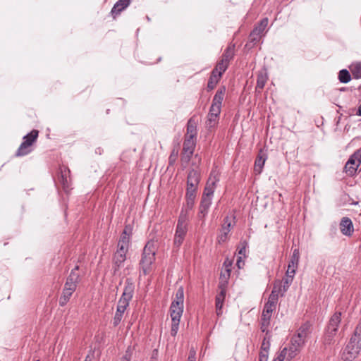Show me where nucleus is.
Here are the masks:
<instances>
[{
    "instance_id": "f257e3e1",
    "label": "nucleus",
    "mask_w": 361,
    "mask_h": 361,
    "mask_svg": "<svg viewBox=\"0 0 361 361\" xmlns=\"http://www.w3.org/2000/svg\"><path fill=\"white\" fill-rule=\"evenodd\" d=\"M132 228L126 225L123 231L117 245V250L114 254L113 263L114 271H118L126 260V254L130 247Z\"/></svg>"
},
{
    "instance_id": "f03ea898",
    "label": "nucleus",
    "mask_w": 361,
    "mask_h": 361,
    "mask_svg": "<svg viewBox=\"0 0 361 361\" xmlns=\"http://www.w3.org/2000/svg\"><path fill=\"white\" fill-rule=\"evenodd\" d=\"M361 350V320L357 325L353 335L351 336L349 342L341 355V358L344 361H353L355 360Z\"/></svg>"
},
{
    "instance_id": "7ed1b4c3",
    "label": "nucleus",
    "mask_w": 361,
    "mask_h": 361,
    "mask_svg": "<svg viewBox=\"0 0 361 361\" xmlns=\"http://www.w3.org/2000/svg\"><path fill=\"white\" fill-rule=\"evenodd\" d=\"M188 217L184 212L180 213L173 238V246L178 249L183 243L188 230Z\"/></svg>"
},
{
    "instance_id": "20e7f679",
    "label": "nucleus",
    "mask_w": 361,
    "mask_h": 361,
    "mask_svg": "<svg viewBox=\"0 0 361 361\" xmlns=\"http://www.w3.org/2000/svg\"><path fill=\"white\" fill-rule=\"evenodd\" d=\"M155 260V249L154 244L152 241H149L145 245L140 266L144 274L146 275L151 269V267Z\"/></svg>"
},
{
    "instance_id": "39448f33",
    "label": "nucleus",
    "mask_w": 361,
    "mask_h": 361,
    "mask_svg": "<svg viewBox=\"0 0 361 361\" xmlns=\"http://www.w3.org/2000/svg\"><path fill=\"white\" fill-rule=\"evenodd\" d=\"M134 291L135 284L133 280L130 278L126 279L123 292L118 300L117 307L126 311L133 297Z\"/></svg>"
},
{
    "instance_id": "423d86ee",
    "label": "nucleus",
    "mask_w": 361,
    "mask_h": 361,
    "mask_svg": "<svg viewBox=\"0 0 361 361\" xmlns=\"http://www.w3.org/2000/svg\"><path fill=\"white\" fill-rule=\"evenodd\" d=\"M169 311L171 318V335L175 337L178 331L180 318L183 312V307L171 305Z\"/></svg>"
},
{
    "instance_id": "0eeeda50",
    "label": "nucleus",
    "mask_w": 361,
    "mask_h": 361,
    "mask_svg": "<svg viewBox=\"0 0 361 361\" xmlns=\"http://www.w3.org/2000/svg\"><path fill=\"white\" fill-rule=\"evenodd\" d=\"M195 146L196 142L195 140L185 138L180 155V161L183 165L187 166L188 164L194 154Z\"/></svg>"
},
{
    "instance_id": "6e6552de",
    "label": "nucleus",
    "mask_w": 361,
    "mask_h": 361,
    "mask_svg": "<svg viewBox=\"0 0 361 361\" xmlns=\"http://www.w3.org/2000/svg\"><path fill=\"white\" fill-rule=\"evenodd\" d=\"M80 267L76 265L71 271L64 284V288L75 291L78 284L80 281V274L78 273Z\"/></svg>"
},
{
    "instance_id": "1a4fd4ad",
    "label": "nucleus",
    "mask_w": 361,
    "mask_h": 361,
    "mask_svg": "<svg viewBox=\"0 0 361 361\" xmlns=\"http://www.w3.org/2000/svg\"><path fill=\"white\" fill-rule=\"evenodd\" d=\"M361 164L360 160H359L358 158L356 157L355 154L353 153L348 159V161L346 162L343 171L348 176H353L355 175L357 170L358 167L360 166Z\"/></svg>"
},
{
    "instance_id": "9d476101",
    "label": "nucleus",
    "mask_w": 361,
    "mask_h": 361,
    "mask_svg": "<svg viewBox=\"0 0 361 361\" xmlns=\"http://www.w3.org/2000/svg\"><path fill=\"white\" fill-rule=\"evenodd\" d=\"M275 310V309L271 308L269 307L264 306V309L262 310V316H261V331L263 333H268L269 326L270 325V319L272 315V312Z\"/></svg>"
},
{
    "instance_id": "9b49d317",
    "label": "nucleus",
    "mask_w": 361,
    "mask_h": 361,
    "mask_svg": "<svg viewBox=\"0 0 361 361\" xmlns=\"http://www.w3.org/2000/svg\"><path fill=\"white\" fill-rule=\"evenodd\" d=\"M300 352V350L299 349L290 344L288 347L283 348L278 356H279L280 358H282V360L283 361H290Z\"/></svg>"
},
{
    "instance_id": "f8f14e48",
    "label": "nucleus",
    "mask_w": 361,
    "mask_h": 361,
    "mask_svg": "<svg viewBox=\"0 0 361 361\" xmlns=\"http://www.w3.org/2000/svg\"><path fill=\"white\" fill-rule=\"evenodd\" d=\"M281 290V283H279V285L274 283L271 293L269 296L268 301L265 303L264 306L269 307L271 308L276 310V304L279 299V295Z\"/></svg>"
},
{
    "instance_id": "ddd939ff",
    "label": "nucleus",
    "mask_w": 361,
    "mask_h": 361,
    "mask_svg": "<svg viewBox=\"0 0 361 361\" xmlns=\"http://www.w3.org/2000/svg\"><path fill=\"white\" fill-rule=\"evenodd\" d=\"M231 222L230 218L227 216L224 219V223L221 226V233L217 237L219 243H222L226 241L228 238V234L231 229Z\"/></svg>"
},
{
    "instance_id": "4468645a",
    "label": "nucleus",
    "mask_w": 361,
    "mask_h": 361,
    "mask_svg": "<svg viewBox=\"0 0 361 361\" xmlns=\"http://www.w3.org/2000/svg\"><path fill=\"white\" fill-rule=\"evenodd\" d=\"M341 321V313L335 312L331 317L325 330L336 334Z\"/></svg>"
},
{
    "instance_id": "2eb2a0df",
    "label": "nucleus",
    "mask_w": 361,
    "mask_h": 361,
    "mask_svg": "<svg viewBox=\"0 0 361 361\" xmlns=\"http://www.w3.org/2000/svg\"><path fill=\"white\" fill-rule=\"evenodd\" d=\"M200 181V173L195 169L190 170L187 176V188L197 189Z\"/></svg>"
},
{
    "instance_id": "dca6fc26",
    "label": "nucleus",
    "mask_w": 361,
    "mask_h": 361,
    "mask_svg": "<svg viewBox=\"0 0 361 361\" xmlns=\"http://www.w3.org/2000/svg\"><path fill=\"white\" fill-rule=\"evenodd\" d=\"M339 226L341 232L345 236H350L354 231L353 222L348 217H343Z\"/></svg>"
},
{
    "instance_id": "f3484780",
    "label": "nucleus",
    "mask_w": 361,
    "mask_h": 361,
    "mask_svg": "<svg viewBox=\"0 0 361 361\" xmlns=\"http://www.w3.org/2000/svg\"><path fill=\"white\" fill-rule=\"evenodd\" d=\"M197 121L195 116L191 117L187 123V133L185 138L195 140L197 134Z\"/></svg>"
},
{
    "instance_id": "a211bd4d",
    "label": "nucleus",
    "mask_w": 361,
    "mask_h": 361,
    "mask_svg": "<svg viewBox=\"0 0 361 361\" xmlns=\"http://www.w3.org/2000/svg\"><path fill=\"white\" fill-rule=\"evenodd\" d=\"M130 4V0H118L114 5L111 11V15L114 19L124 11Z\"/></svg>"
},
{
    "instance_id": "6ab92c4d",
    "label": "nucleus",
    "mask_w": 361,
    "mask_h": 361,
    "mask_svg": "<svg viewBox=\"0 0 361 361\" xmlns=\"http://www.w3.org/2000/svg\"><path fill=\"white\" fill-rule=\"evenodd\" d=\"M300 260V251L298 249H295L293 251L292 255L290 257V260L288 265V273L295 274L296 269L298 267Z\"/></svg>"
},
{
    "instance_id": "aec40b11",
    "label": "nucleus",
    "mask_w": 361,
    "mask_h": 361,
    "mask_svg": "<svg viewBox=\"0 0 361 361\" xmlns=\"http://www.w3.org/2000/svg\"><path fill=\"white\" fill-rule=\"evenodd\" d=\"M267 159V155L260 150L255 161L254 171L256 173L260 174Z\"/></svg>"
},
{
    "instance_id": "412c9836",
    "label": "nucleus",
    "mask_w": 361,
    "mask_h": 361,
    "mask_svg": "<svg viewBox=\"0 0 361 361\" xmlns=\"http://www.w3.org/2000/svg\"><path fill=\"white\" fill-rule=\"evenodd\" d=\"M70 171L65 169L61 171V175L59 178V181L61 183L63 190L68 192L71 188L70 185V178L68 177Z\"/></svg>"
},
{
    "instance_id": "4be33fe9",
    "label": "nucleus",
    "mask_w": 361,
    "mask_h": 361,
    "mask_svg": "<svg viewBox=\"0 0 361 361\" xmlns=\"http://www.w3.org/2000/svg\"><path fill=\"white\" fill-rule=\"evenodd\" d=\"M212 197L202 196L199 207V216L202 215V217L205 216L207 214L208 209L212 204Z\"/></svg>"
},
{
    "instance_id": "5701e85b",
    "label": "nucleus",
    "mask_w": 361,
    "mask_h": 361,
    "mask_svg": "<svg viewBox=\"0 0 361 361\" xmlns=\"http://www.w3.org/2000/svg\"><path fill=\"white\" fill-rule=\"evenodd\" d=\"M234 55L235 44H231L225 49L220 60L229 65V63L233 59Z\"/></svg>"
},
{
    "instance_id": "b1692460",
    "label": "nucleus",
    "mask_w": 361,
    "mask_h": 361,
    "mask_svg": "<svg viewBox=\"0 0 361 361\" xmlns=\"http://www.w3.org/2000/svg\"><path fill=\"white\" fill-rule=\"evenodd\" d=\"M226 293L224 292H219L215 298V306H216V312L218 316H221L223 313L222 308L224 305V302L226 298Z\"/></svg>"
},
{
    "instance_id": "393cba45",
    "label": "nucleus",
    "mask_w": 361,
    "mask_h": 361,
    "mask_svg": "<svg viewBox=\"0 0 361 361\" xmlns=\"http://www.w3.org/2000/svg\"><path fill=\"white\" fill-rule=\"evenodd\" d=\"M311 324L309 322H306L302 324L300 327L298 329L295 335L306 341L308 335L310 333Z\"/></svg>"
},
{
    "instance_id": "a878e982",
    "label": "nucleus",
    "mask_w": 361,
    "mask_h": 361,
    "mask_svg": "<svg viewBox=\"0 0 361 361\" xmlns=\"http://www.w3.org/2000/svg\"><path fill=\"white\" fill-rule=\"evenodd\" d=\"M226 91V88L225 86L219 87L214 96L212 104L221 106Z\"/></svg>"
},
{
    "instance_id": "bb28decb",
    "label": "nucleus",
    "mask_w": 361,
    "mask_h": 361,
    "mask_svg": "<svg viewBox=\"0 0 361 361\" xmlns=\"http://www.w3.org/2000/svg\"><path fill=\"white\" fill-rule=\"evenodd\" d=\"M32 151V145H29L25 141H23L16 152V157H23Z\"/></svg>"
},
{
    "instance_id": "cd10ccee",
    "label": "nucleus",
    "mask_w": 361,
    "mask_h": 361,
    "mask_svg": "<svg viewBox=\"0 0 361 361\" xmlns=\"http://www.w3.org/2000/svg\"><path fill=\"white\" fill-rule=\"evenodd\" d=\"M184 289L182 286H180L176 293L175 299L172 301L171 305H175V306L184 307Z\"/></svg>"
},
{
    "instance_id": "c85d7f7f",
    "label": "nucleus",
    "mask_w": 361,
    "mask_h": 361,
    "mask_svg": "<svg viewBox=\"0 0 361 361\" xmlns=\"http://www.w3.org/2000/svg\"><path fill=\"white\" fill-rule=\"evenodd\" d=\"M267 75L265 73L261 71L257 74V85H256V91L260 92L264 88L267 81Z\"/></svg>"
},
{
    "instance_id": "c756f323",
    "label": "nucleus",
    "mask_w": 361,
    "mask_h": 361,
    "mask_svg": "<svg viewBox=\"0 0 361 361\" xmlns=\"http://www.w3.org/2000/svg\"><path fill=\"white\" fill-rule=\"evenodd\" d=\"M336 334L328 331H324V336L322 337V345L324 348H327L334 343V337Z\"/></svg>"
},
{
    "instance_id": "7c9ffc66",
    "label": "nucleus",
    "mask_w": 361,
    "mask_h": 361,
    "mask_svg": "<svg viewBox=\"0 0 361 361\" xmlns=\"http://www.w3.org/2000/svg\"><path fill=\"white\" fill-rule=\"evenodd\" d=\"M39 135V131L37 130L33 129L29 133L25 135L23 140L25 141L29 145H32L37 141Z\"/></svg>"
},
{
    "instance_id": "2f4dec72",
    "label": "nucleus",
    "mask_w": 361,
    "mask_h": 361,
    "mask_svg": "<svg viewBox=\"0 0 361 361\" xmlns=\"http://www.w3.org/2000/svg\"><path fill=\"white\" fill-rule=\"evenodd\" d=\"M74 291L63 288L62 294L59 298V305L63 307L67 304Z\"/></svg>"
},
{
    "instance_id": "473e14b6",
    "label": "nucleus",
    "mask_w": 361,
    "mask_h": 361,
    "mask_svg": "<svg viewBox=\"0 0 361 361\" xmlns=\"http://www.w3.org/2000/svg\"><path fill=\"white\" fill-rule=\"evenodd\" d=\"M221 78V77H220L219 74L216 75L212 72L207 82V90L210 91L214 89Z\"/></svg>"
},
{
    "instance_id": "72a5a7b5",
    "label": "nucleus",
    "mask_w": 361,
    "mask_h": 361,
    "mask_svg": "<svg viewBox=\"0 0 361 361\" xmlns=\"http://www.w3.org/2000/svg\"><path fill=\"white\" fill-rule=\"evenodd\" d=\"M228 67V64L220 60L212 72L216 75L219 74L220 77H222L223 73L227 70Z\"/></svg>"
},
{
    "instance_id": "f704fd0d",
    "label": "nucleus",
    "mask_w": 361,
    "mask_h": 361,
    "mask_svg": "<svg viewBox=\"0 0 361 361\" xmlns=\"http://www.w3.org/2000/svg\"><path fill=\"white\" fill-rule=\"evenodd\" d=\"M305 342H306L305 340H304L301 338H299L295 334H294L290 339V344H291L292 345L295 346V348H297L298 349L301 350L302 348H303V346L305 345Z\"/></svg>"
},
{
    "instance_id": "c9c22d12",
    "label": "nucleus",
    "mask_w": 361,
    "mask_h": 361,
    "mask_svg": "<svg viewBox=\"0 0 361 361\" xmlns=\"http://www.w3.org/2000/svg\"><path fill=\"white\" fill-rule=\"evenodd\" d=\"M224 267V270L221 272V276L223 277H227L230 278L231 272V266H232V261H231L229 259H226V260L224 262L223 264Z\"/></svg>"
},
{
    "instance_id": "e433bc0d",
    "label": "nucleus",
    "mask_w": 361,
    "mask_h": 361,
    "mask_svg": "<svg viewBox=\"0 0 361 361\" xmlns=\"http://www.w3.org/2000/svg\"><path fill=\"white\" fill-rule=\"evenodd\" d=\"M125 310L121 308L117 307L115 315L113 318V325L114 326H117L121 322Z\"/></svg>"
},
{
    "instance_id": "4c0bfd02",
    "label": "nucleus",
    "mask_w": 361,
    "mask_h": 361,
    "mask_svg": "<svg viewBox=\"0 0 361 361\" xmlns=\"http://www.w3.org/2000/svg\"><path fill=\"white\" fill-rule=\"evenodd\" d=\"M271 335L270 334L269 330H268V333H265V336L263 338L262 345H261V350L262 351H267L269 352L270 348V340Z\"/></svg>"
},
{
    "instance_id": "58836bf2",
    "label": "nucleus",
    "mask_w": 361,
    "mask_h": 361,
    "mask_svg": "<svg viewBox=\"0 0 361 361\" xmlns=\"http://www.w3.org/2000/svg\"><path fill=\"white\" fill-rule=\"evenodd\" d=\"M295 274L288 273V271L286 272V277L283 279L282 282L283 283V292L286 291L290 285L292 283L294 279Z\"/></svg>"
},
{
    "instance_id": "ea45409f",
    "label": "nucleus",
    "mask_w": 361,
    "mask_h": 361,
    "mask_svg": "<svg viewBox=\"0 0 361 361\" xmlns=\"http://www.w3.org/2000/svg\"><path fill=\"white\" fill-rule=\"evenodd\" d=\"M216 185H214V183H209V181H207L202 196L212 197Z\"/></svg>"
},
{
    "instance_id": "a19ab883",
    "label": "nucleus",
    "mask_w": 361,
    "mask_h": 361,
    "mask_svg": "<svg viewBox=\"0 0 361 361\" xmlns=\"http://www.w3.org/2000/svg\"><path fill=\"white\" fill-rule=\"evenodd\" d=\"M351 72L354 78H361V62L353 63L352 65Z\"/></svg>"
},
{
    "instance_id": "79ce46f5",
    "label": "nucleus",
    "mask_w": 361,
    "mask_h": 361,
    "mask_svg": "<svg viewBox=\"0 0 361 361\" xmlns=\"http://www.w3.org/2000/svg\"><path fill=\"white\" fill-rule=\"evenodd\" d=\"M186 199V204L182 208L180 213L184 212L186 214V216L188 217V212L189 211H191L195 205V199H191V198H185Z\"/></svg>"
},
{
    "instance_id": "37998d69",
    "label": "nucleus",
    "mask_w": 361,
    "mask_h": 361,
    "mask_svg": "<svg viewBox=\"0 0 361 361\" xmlns=\"http://www.w3.org/2000/svg\"><path fill=\"white\" fill-rule=\"evenodd\" d=\"M338 79L342 83H347L351 80V75L348 71L343 69L339 71Z\"/></svg>"
},
{
    "instance_id": "c03bdc74",
    "label": "nucleus",
    "mask_w": 361,
    "mask_h": 361,
    "mask_svg": "<svg viewBox=\"0 0 361 361\" xmlns=\"http://www.w3.org/2000/svg\"><path fill=\"white\" fill-rule=\"evenodd\" d=\"M218 119V116L210 115L208 114L207 120L206 121L207 128L209 129L214 128L216 125Z\"/></svg>"
},
{
    "instance_id": "a18cd8bd",
    "label": "nucleus",
    "mask_w": 361,
    "mask_h": 361,
    "mask_svg": "<svg viewBox=\"0 0 361 361\" xmlns=\"http://www.w3.org/2000/svg\"><path fill=\"white\" fill-rule=\"evenodd\" d=\"M230 278L227 277H223L220 275L219 277V283L218 285L219 289L220 290V292L226 293V288L228 284V280Z\"/></svg>"
},
{
    "instance_id": "49530a36",
    "label": "nucleus",
    "mask_w": 361,
    "mask_h": 361,
    "mask_svg": "<svg viewBox=\"0 0 361 361\" xmlns=\"http://www.w3.org/2000/svg\"><path fill=\"white\" fill-rule=\"evenodd\" d=\"M267 25H268V19L267 18H263L260 21L259 25L254 28L255 32L262 34L264 32L265 27L267 26Z\"/></svg>"
},
{
    "instance_id": "de8ad7c7",
    "label": "nucleus",
    "mask_w": 361,
    "mask_h": 361,
    "mask_svg": "<svg viewBox=\"0 0 361 361\" xmlns=\"http://www.w3.org/2000/svg\"><path fill=\"white\" fill-rule=\"evenodd\" d=\"M261 37V33L255 32V29L250 32L249 36V42L255 44L257 42Z\"/></svg>"
},
{
    "instance_id": "09e8293b",
    "label": "nucleus",
    "mask_w": 361,
    "mask_h": 361,
    "mask_svg": "<svg viewBox=\"0 0 361 361\" xmlns=\"http://www.w3.org/2000/svg\"><path fill=\"white\" fill-rule=\"evenodd\" d=\"M221 106L212 104L209 108V114L219 117Z\"/></svg>"
},
{
    "instance_id": "8fccbe9b",
    "label": "nucleus",
    "mask_w": 361,
    "mask_h": 361,
    "mask_svg": "<svg viewBox=\"0 0 361 361\" xmlns=\"http://www.w3.org/2000/svg\"><path fill=\"white\" fill-rule=\"evenodd\" d=\"M197 189L196 188H186L185 198L196 199Z\"/></svg>"
},
{
    "instance_id": "3c124183",
    "label": "nucleus",
    "mask_w": 361,
    "mask_h": 361,
    "mask_svg": "<svg viewBox=\"0 0 361 361\" xmlns=\"http://www.w3.org/2000/svg\"><path fill=\"white\" fill-rule=\"evenodd\" d=\"M133 354V348L131 346H128L125 352L124 355L121 359L126 361H130Z\"/></svg>"
},
{
    "instance_id": "603ef678",
    "label": "nucleus",
    "mask_w": 361,
    "mask_h": 361,
    "mask_svg": "<svg viewBox=\"0 0 361 361\" xmlns=\"http://www.w3.org/2000/svg\"><path fill=\"white\" fill-rule=\"evenodd\" d=\"M219 180L218 174L216 173V171H212L210 174V177L209 178V183H214V185H216V183Z\"/></svg>"
},
{
    "instance_id": "864d4df0",
    "label": "nucleus",
    "mask_w": 361,
    "mask_h": 361,
    "mask_svg": "<svg viewBox=\"0 0 361 361\" xmlns=\"http://www.w3.org/2000/svg\"><path fill=\"white\" fill-rule=\"evenodd\" d=\"M269 352L260 350L259 361H268Z\"/></svg>"
},
{
    "instance_id": "5fc2aeb1",
    "label": "nucleus",
    "mask_w": 361,
    "mask_h": 361,
    "mask_svg": "<svg viewBox=\"0 0 361 361\" xmlns=\"http://www.w3.org/2000/svg\"><path fill=\"white\" fill-rule=\"evenodd\" d=\"M246 246H247V243L245 242L244 243V245H243L242 247H240L238 250V254L240 255H243V256H245V252H246Z\"/></svg>"
},
{
    "instance_id": "6e6d98bb",
    "label": "nucleus",
    "mask_w": 361,
    "mask_h": 361,
    "mask_svg": "<svg viewBox=\"0 0 361 361\" xmlns=\"http://www.w3.org/2000/svg\"><path fill=\"white\" fill-rule=\"evenodd\" d=\"M177 154H178V152H176V153L174 152V151L172 152V154H171V156H170V157H169V161H170V163H171V162H172V157H174V156H175V157H176V156H177Z\"/></svg>"
},
{
    "instance_id": "4d7b16f0",
    "label": "nucleus",
    "mask_w": 361,
    "mask_h": 361,
    "mask_svg": "<svg viewBox=\"0 0 361 361\" xmlns=\"http://www.w3.org/2000/svg\"><path fill=\"white\" fill-rule=\"evenodd\" d=\"M177 154H178V152H176V153L174 152V151L172 152V154H171V156H170V157H169V161H170V163H171V162H172V157H174V156H175V157H176V156H177Z\"/></svg>"
},
{
    "instance_id": "13d9d810",
    "label": "nucleus",
    "mask_w": 361,
    "mask_h": 361,
    "mask_svg": "<svg viewBox=\"0 0 361 361\" xmlns=\"http://www.w3.org/2000/svg\"><path fill=\"white\" fill-rule=\"evenodd\" d=\"M85 361H92V356H91L90 354H88L86 356Z\"/></svg>"
},
{
    "instance_id": "bf43d9fd",
    "label": "nucleus",
    "mask_w": 361,
    "mask_h": 361,
    "mask_svg": "<svg viewBox=\"0 0 361 361\" xmlns=\"http://www.w3.org/2000/svg\"><path fill=\"white\" fill-rule=\"evenodd\" d=\"M356 114L357 116H361V104L359 106V107L357 109V111L356 112Z\"/></svg>"
},
{
    "instance_id": "052dcab7",
    "label": "nucleus",
    "mask_w": 361,
    "mask_h": 361,
    "mask_svg": "<svg viewBox=\"0 0 361 361\" xmlns=\"http://www.w3.org/2000/svg\"><path fill=\"white\" fill-rule=\"evenodd\" d=\"M240 263H241V257H239L237 260V262H236V264L239 268H240Z\"/></svg>"
},
{
    "instance_id": "680f3d73",
    "label": "nucleus",
    "mask_w": 361,
    "mask_h": 361,
    "mask_svg": "<svg viewBox=\"0 0 361 361\" xmlns=\"http://www.w3.org/2000/svg\"><path fill=\"white\" fill-rule=\"evenodd\" d=\"M102 151V149L100 147H99L96 149V153H99V154H101Z\"/></svg>"
},
{
    "instance_id": "e2e57ef3",
    "label": "nucleus",
    "mask_w": 361,
    "mask_h": 361,
    "mask_svg": "<svg viewBox=\"0 0 361 361\" xmlns=\"http://www.w3.org/2000/svg\"><path fill=\"white\" fill-rule=\"evenodd\" d=\"M188 361H195V357H190V356H189V357H188Z\"/></svg>"
},
{
    "instance_id": "0e129e2a",
    "label": "nucleus",
    "mask_w": 361,
    "mask_h": 361,
    "mask_svg": "<svg viewBox=\"0 0 361 361\" xmlns=\"http://www.w3.org/2000/svg\"><path fill=\"white\" fill-rule=\"evenodd\" d=\"M150 361H157L154 356L152 357Z\"/></svg>"
},
{
    "instance_id": "69168bd1",
    "label": "nucleus",
    "mask_w": 361,
    "mask_h": 361,
    "mask_svg": "<svg viewBox=\"0 0 361 361\" xmlns=\"http://www.w3.org/2000/svg\"><path fill=\"white\" fill-rule=\"evenodd\" d=\"M121 361H126V360L121 359Z\"/></svg>"
},
{
    "instance_id": "338daca9",
    "label": "nucleus",
    "mask_w": 361,
    "mask_h": 361,
    "mask_svg": "<svg viewBox=\"0 0 361 361\" xmlns=\"http://www.w3.org/2000/svg\"><path fill=\"white\" fill-rule=\"evenodd\" d=\"M35 361H39V360H35Z\"/></svg>"
}]
</instances>
